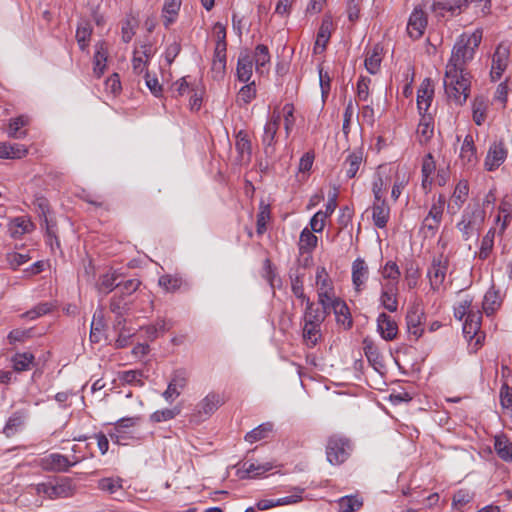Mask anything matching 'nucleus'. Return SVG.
<instances>
[{"mask_svg": "<svg viewBox=\"0 0 512 512\" xmlns=\"http://www.w3.org/2000/svg\"><path fill=\"white\" fill-rule=\"evenodd\" d=\"M179 414H180V409L177 407L165 408L162 410H157L154 413H152L150 415V421L153 423L169 421V420L174 419Z\"/></svg>", "mask_w": 512, "mask_h": 512, "instance_id": "5fc2aeb1", "label": "nucleus"}, {"mask_svg": "<svg viewBox=\"0 0 512 512\" xmlns=\"http://www.w3.org/2000/svg\"><path fill=\"white\" fill-rule=\"evenodd\" d=\"M500 403L504 409L512 411V388L506 382L500 389Z\"/></svg>", "mask_w": 512, "mask_h": 512, "instance_id": "774afa93", "label": "nucleus"}, {"mask_svg": "<svg viewBox=\"0 0 512 512\" xmlns=\"http://www.w3.org/2000/svg\"><path fill=\"white\" fill-rule=\"evenodd\" d=\"M425 313L419 304L409 307L406 314L408 333L418 340L424 332Z\"/></svg>", "mask_w": 512, "mask_h": 512, "instance_id": "9b49d317", "label": "nucleus"}, {"mask_svg": "<svg viewBox=\"0 0 512 512\" xmlns=\"http://www.w3.org/2000/svg\"><path fill=\"white\" fill-rule=\"evenodd\" d=\"M26 416L23 412L17 411L13 413L7 420L3 433L6 437L10 438L20 432L24 427Z\"/></svg>", "mask_w": 512, "mask_h": 512, "instance_id": "473e14b6", "label": "nucleus"}, {"mask_svg": "<svg viewBox=\"0 0 512 512\" xmlns=\"http://www.w3.org/2000/svg\"><path fill=\"white\" fill-rule=\"evenodd\" d=\"M482 36V29H476L471 34H461L453 45L451 56L446 66L468 70L467 65L473 60L476 50L482 41Z\"/></svg>", "mask_w": 512, "mask_h": 512, "instance_id": "f257e3e1", "label": "nucleus"}, {"mask_svg": "<svg viewBox=\"0 0 512 512\" xmlns=\"http://www.w3.org/2000/svg\"><path fill=\"white\" fill-rule=\"evenodd\" d=\"M181 7V0H165L163 9H162V17L163 23L166 28H168L172 23L175 22L177 15L179 13Z\"/></svg>", "mask_w": 512, "mask_h": 512, "instance_id": "e433bc0d", "label": "nucleus"}, {"mask_svg": "<svg viewBox=\"0 0 512 512\" xmlns=\"http://www.w3.org/2000/svg\"><path fill=\"white\" fill-rule=\"evenodd\" d=\"M281 117L282 115L280 111L275 109L272 112L270 119L266 122L264 126L262 144L264 146V152L267 156H271L274 154V145L276 143L275 137L280 126Z\"/></svg>", "mask_w": 512, "mask_h": 512, "instance_id": "6e6552de", "label": "nucleus"}, {"mask_svg": "<svg viewBox=\"0 0 512 512\" xmlns=\"http://www.w3.org/2000/svg\"><path fill=\"white\" fill-rule=\"evenodd\" d=\"M419 279V270L414 263H409L405 269V280L407 283L408 289H414L417 286Z\"/></svg>", "mask_w": 512, "mask_h": 512, "instance_id": "338daca9", "label": "nucleus"}, {"mask_svg": "<svg viewBox=\"0 0 512 512\" xmlns=\"http://www.w3.org/2000/svg\"><path fill=\"white\" fill-rule=\"evenodd\" d=\"M236 72L237 77L241 82H248L251 79L253 72V59L247 50L240 53Z\"/></svg>", "mask_w": 512, "mask_h": 512, "instance_id": "bb28decb", "label": "nucleus"}, {"mask_svg": "<svg viewBox=\"0 0 512 512\" xmlns=\"http://www.w3.org/2000/svg\"><path fill=\"white\" fill-rule=\"evenodd\" d=\"M485 220V211L478 205H469L463 212L457 228L465 240L478 235Z\"/></svg>", "mask_w": 512, "mask_h": 512, "instance_id": "20e7f679", "label": "nucleus"}, {"mask_svg": "<svg viewBox=\"0 0 512 512\" xmlns=\"http://www.w3.org/2000/svg\"><path fill=\"white\" fill-rule=\"evenodd\" d=\"M460 159L464 166L471 168L474 167L477 162L476 147L472 135L468 134L463 140L460 149Z\"/></svg>", "mask_w": 512, "mask_h": 512, "instance_id": "393cba45", "label": "nucleus"}, {"mask_svg": "<svg viewBox=\"0 0 512 512\" xmlns=\"http://www.w3.org/2000/svg\"><path fill=\"white\" fill-rule=\"evenodd\" d=\"M131 305L132 302L128 297L123 296L118 292L111 298L109 308L110 311L116 315V326L124 324V316L131 310Z\"/></svg>", "mask_w": 512, "mask_h": 512, "instance_id": "a211bd4d", "label": "nucleus"}, {"mask_svg": "<svg viewBox=\"0 0 512 512\" xmlns=\"http://www.w3.org/2000/svg\"><path fill=\"white\" fill-rule=\"evenodd\" d=\"M471 75L468 70L446 66L444 89L448 99L456 105L464 104L470 94Z\"/></svg>", "mask_w": 512, "mask_h": 512, "instance_id": "f03ea898", "label": "nucleus"}, {"mask_svg": "<svg viewBox=\"0 0 512 512\" xmlns=\"http://www.w3.org/2000/svg\"><path fill=\"white\" fill-rule=\"evenodd\" d=\"M316 285L319 304L324 309H330V306L340 298L335 295L333 282L324 267L317 268Z\"/></svg>", "mask_w": 512, "mask_h": 512, "instance_id": "39448f33", "label": "nucleus"}, {"mask_svg": "<svg viewBox=\"0 0 512 512\" xmlns=\"http://www.w3.org/2000/svg\"><path fill=\"white\" fill-rule=\"evenodd\" d=\"M382 277L386 280H389L388 283H395L398 286V281L400 277V270L396 262L388 261L383 266L381 270Z\"/></svg>", "mask_w": 512, "mask_h": 512, "instance_id": "864d4df0", "label": "nucleus"}, {"mask_svg": "<svg viewBox=\"0 0 512 512\" xmlns=\"http://www.w3.org/2000/svg\"><path fill=\"white\" fill-rule=\"evenodd\" d=\"M390 216V208L386 201L374 202L372 207V218L374 225L378 228L386 227Z\"/></svg>", "mask_w": 512, "mask_h": 512, "instance_id": "2f4dec72", "label": "nucleus"}, {"mask_svg": "<svg viewBox=\"0 0 512 512\" xmlns=\"http://www.w3.org/2000/svg\"><path fill=\"white\" fill-rule=\"evenodd\" d=\"M377 331L386 341H392L397 337V323L386 313H380L377 318Z\"/></svg>", "mask_w": 512, "mask_h": 512, "instance_id": "6ab92c4d", "label": "nucleus"}, {"mask_svg": "<svg viewBox=\"0 0 512 512\" xmlns=\"http://www.w3.org/2000/svg\"><path fill=\"white\" fill-rule=\"evenodd\" d=\"M252 59L253 62H255V69L257 73L262 75L265 72H268L271 56L266 45H257L255 47Z\"/></svg>", "mask_w": 512, "mask_h": 512, "instance_id": "cd10ccee", "label": "nucleus"}, {"mask_svg": "<svg viewBox=\"0 0 512 512\" xmlns=\"http://www.w3.org/2000/svg\"><path fill=\"white\" fill-rule=\"evenodd\" d=\"M448 265V258L442 254L433 258L427 273L432 290L438 291L443 285L446 278Z\"/></svg>", "mask_w": 512, "mask_h": 512, "instance_id": "0eeeda50", "label": "nucleus"}, {"mask_svg": "<svg viewBox=\"0 0 512 512\" xmlns=\"http://www.w3.org/2000/svg\"><path fill=\"white\" fill-rule=\"evenodd\" d=\"M486 119V104L482 99H476L473 103V121L480 126Z\"/></svg>", "mask_w": 512, "mask_h": 512, "instance_id": "69168bd1", "label": "nucleus"}, {"mask_svg": "<svg viewBox=\"0 0 512 512\" xmlns=\"http://www.w3.org/2000/svg\"><path fill=\"white\" fill-rule=\"evenodd\" d=\"M398 286L395 283H386L382 285L380 302L389 312H396L398 309Z\"/></svg>", "mask_w": 512, "mask_h": 512, "instance_id": "412c9836", "label": "nucleus"}, {"mask_svg": "<svg viewBox=\"0 0 512 512\" xmlns=\"http://www.w3.org/2000/svg\"><path fill=\"white\" fill-rule=\"evenodd\" d=\"M27 152L28 150L22 144L0 143V158L2 159H20Z\"/></svg>", "mask_w": 512, "mask_h": 512, "instance_id": "c9c22d12", "label": "nucleus"}, {"mask_svg": "<svg viewBox=\"0 0 512 512\" xmlns=\"http://www.w3.org/2000/svg\"><path fill=\"white\" fill-rule=\"evenodd\" d=\"M436 169V164L432 154H427L422 162V185L426 187L427 184H431L430 177Z\"/></svg>", "mask_w": 512, "mask_h": 512, "instance_id": "4d7b16f0", "label": "nucleus"}, {"mask_svg": "<svg viewBox=\"0 0 512 512\" xmlns=\"http://www.w3.org/2000/svg\"><path fill=\"white\" fill-rule=\"evenodd\" d=\"M108 59V48L105 42H98L95 45V53L93 56V74L96 78H101L106 70Z\"/></svg>", "mask_w": 512, "mask_h": 512, "instance_id": "5701e85b", "label": "nucleus"}, {"mask_svg": "<svg viewBox=\"0 0 512 512\" xmlns=\"http://www.w3.org/2000/svg\"><path fill=\"white\" fill-rule=\"evenodd\" d=\"M98 488L110 494L116 493L122 489V479L120 478H102L98 481Z\"/></svg>", "mask_w": 512, "mask_h": 512, "instance_id": "052dcab7", "label": "nucleus"}, {"mask_svg": "<svg viewBox=\"0 0 512 512\" xmlns=\"http://www.w3.org/2000/svg\"><path fill=\"white\" fill-rule=\"evenodd\" d=\"M158 284L166 292H175L181 287L182 281L178 277H174L169 274H166V275H162L159 278Z\"/></svg>", "mask_w": 512, "mask_h": 512, "instance_id": "bf43d9fd", "label": "nucleus"}, {"mask_svg": "<svg viewBox=\"0 0 512 512\" xmlns=\"http://www.w3.org/2000/svg\"><path fill=\"white\" fill-rule=\"evenodd\" d=\"M251 149V142L247 135L240 131L237 135L236 150L242 156V158H244L246 155L249 159L251 156Z\"/></svg>", "mask_w": 512, "mask_h": 512, "instance_id": "0e129e2a", "label": "nucleus"}, {"mask_svg": "<svg viewBox=\"0 0 512 512\" xmlns=\"http://www.w3.org/2000/svg\"><path fill=\"white\" fill-rule=\"evenodd\" d=\"M139 420V417L122 418L118 420L115 425L114 431L109 433L111 440L114 441L115 443L120 444L122 439L121 434L123 433L124 428L136 425L139 422Z\"/></svg>", "mask_w": 512, "mask_h": 512, "instance_id": "c03bdc74", "label": "nucleus"}, {"mask_svg": "<svg viewBox=\"0 0 512 512\" xmlns=\"http://www.w3.org/2000/svg\"><path fill=\"white\" fill-rule=\"evenodd\" d=\"M290 278H291V290H292L293 294L298 299H301L302 302H305L306 299H309L308 297H306V295L304 293L303 275L297 273L295 275H291Z\"/></svg>", "mask_w": 512, "mask_h": 512, "instance_id": "e2e57ef3", "label": "nucleus"}, {"mask_svg": "<svg viewBox=\"0 0 512 512\" xmlns=\"http://www.w3.org/2000/svg\"><path fill=\"white\" fill-rule=\"evenodd\" d=\"M382 47L375 45L366 55L364 65L370 74H375L380 68Z\"/></svg>", "mask_w": 512, "mask_h": 512, "instance_id": "4c0bfd02", "label": "nucleus"}, {"mask_svg": "<svg viewBox=\"0 0 512 512\" xmlns=\"http://www.w3.org/2000/svg\"><path fill=\"white\" fill-rule=\"evenodd\" d=\"M501 305L499 293L493 289L486 292L483 301V310L489 316L493 314Z\"/></svg>", "mask_w": 512, "mask_h": 512, "instance_id": "49530a36", "label": "nucleus"}, {"mask_svg": "<svg viewBox=\"0 0 512 512\" xmlns=\"http://www.w3.org/2000/svg\"><path fill=\"white\" fill-rule=\"evenodd\" d=\"M482 314L479 310L469 312L463 324V333L466 338L477 336L481 327Z\"/></svg>", "mask_w": 512, "mask_h": 512, "instance_id": "c85d7f7f", "label": "nucleus"}, {"mask_svg": "<svg viewBox=\"0 0 512 512\" xmlns=\"http://www.w3.org/2000/svg\"><path fill=\"white\" fill-rule=\"evenodd\" d=\"M223 403L224 398L219 393L210 392L196 405L193 417L196 421H203L210 417Z\"/></svg>", "mask_w": 512, "mask_h": 512, "instance_id": "1a4fd4ad", "label": "nucleus"}, {"mask_svg": "<svg viewBox=\"0 0 512 512\" xmlns=\"http://www.w3.org/2000/svg\"><path fill=\"white\" fill-rule=\"evenodd\" d=\"M369 277V268L362 258H357L352 264V282L356 291H361Z\"/></svg>", "mask_w": 512, "mask_h": 512, "instance_id": "4be33fe9", "label": "nucleus"}, {"mask_svg": "<svg viewBox=\"0 0 512 512\" xmlns=\"http://www.w3.org/2000/svg\"><path fill=\"white\" fill-rule=\"evenodd\" d=\"M469 193V185L466 180H460L451 196L450 202L448 204V210L455 214L457 213L464 202L466 201Z\"/></svg>", "mask_w": 512, "mask_h": 512, "instance_id": "aec40b11", "label": "nucleus"}, {"mask_svg": "<svg viewBox=\"0 0 512 512\" xmlns=\"http://www.w3.org/2000/svg\"><path fill=\"white\" fill-rule=\"evenodd\" d=\"M351 449L348 439L337 435L331 436L326 446L327 460L332 465L341 464L349 457Z\"/></svg>", "mask_w": 512, "mask_h": 512, "instance_id": "423d86ee", "label": "nucleus"}, {"mask_svg": "<svg viewBox=\"0 0 512 512\" xmlns=\"http://www.w3.org/2000/svg\"><path fill=\"white\" fill-rule=\"evenodd\" d=\"M79 460L74 458L70 461L66 456L59 453H51L41 459V466L44 470L53 472H67L72 466H75Z\"/></svg>", "mask_w": 512, "mask_h": 512, "instance_id": "ddd939ff", "label": "nucleus"}, {"mask_svg": "<svg viewBox=\"0 0 512 512\" xmlns=\"http://www.w3.org/2000/svg\"><path fill=\"white\" fill-rule=\"evenodd\" d=\"M416 135L418 142L421 145H425L431 140L434 135V121L431 114L421 115V119L416 130Z\"/></svg>", "mask_w": 512, "mask_h": 512, "instance_id": "a878e982", "label": "nucleus"}, {"mask_svg": "<svg viewBox=\"0 0 512 512\" xmlns=\"http://www.w3.org/2000/svg\"><path fill=\"white\" fill-rule=\"evenodd\" d=\"M28 123L29 118L24 115L11 119L8 127V136L15 139H23L27 133L25 130H21V128L28 125Z\"/></svg>", "mask_w": 512, "mask_h": 512, "instance_id": "ea45409f", "label": "nucleus"}, {"mask_svg": "<svg viewBox=\"0 0 512 512\" xmlns=\"http://www.w3.org/2000/svg\"><path fill=\"white\" fill-rule=\"evenodd\" d=\"M314 154L312 152H306L299 161L298 165V174L297 177L300 180L305 179V174L309 172L312 168L313 162H314Z\"/></svg>", "mask_w": 512, "mask_h": 512, "instance_id": "680f3d73", "label": "nucleus"}, {"mask_svg": "<svg viewBox=\"0 0 512 512\" xmlns=\"http://www.w3.org/2000/svg\"><path fill=\"white\" fill-rule=\"evenodd\" d=\"M37 494L49 499L67 498L75 494L76 487L69 477L54 478L35 486Z\"/></svg>", "mask_w": 512, "mask_h": 512, "instance_id": "7ed1b4c3", "label": "nucleus"}, {"mask_svg": "<svg viewBox=\"0 0 512 512\" xmlns=\"http://www.w3.org/2000/svg\"><path fill=\"white\" fill-rule=\"evenodd\" d=\"M494 449L500 459L505 462H512V443L505 435L495 436Z\"/></svg>", "mask_w": 512, "mask_h": 512, "instance_id": "f704fd0d", "label": "nucleus"}, {"mask_svg": "<svg viewBox=\"0 0 512 512\" xmlns=\"http://www.w3.org/2000/svg\"><path fill=\"white\" fill-rule=\"evenodd\" d=\"M333 310L338 325L342 326L344 330H349L353 325L352 316L346 302L342 299L336 300L333 305L330 306V310Z\"/></svg>", "mask_w": 512, "mask_h": 512, "instance_id": "b1692460", "label": "nucleus"}, {"mask_svg": "<svg viewBox=\"0 0 512 512\" xmlns=\"http://www.w3.org/2000/svg\"><path fill=\"white\" fill-rule=\"evenodd\" d=\"M306 308L304 312V322L322 324L330 313V309H322L315 307L314 303L306 299Z\"/></svg>", "mask_w": 512, "mask_h": 512, "instance_id": "c756f323", "label": "nucleus"}, {"mask_svg": "<svg viewBox=\"0 0 512 512\" xmlns=\"http://www.w3.org/2000/svg\"><path fill=\"white\" fill-rule=\"evenodd\" d=\"M144 372L141 370H128L119 373V379L129 385L144 386Z\"/></svg>", "mask_w": 512, "mask_h": 512, "instance_id": "3c124183", "label": "nucleus"}, {"mask_svg": "<svg viewBox=\"0 0 512 512\" xmlns=\"http://www.w3.org/2000/svg\"><path fill=\"white\" fill-rule=\"evenodd\" d=\"M189 379L188 372L185 369H177L172 373L167 389L162 393L163 398L171 403L187 386Z\"/></svg>", "mask_w": 512, "mask_h": 512, "instance_id": "9d476101", "label": "nucleus"}, {"mask_svg": "<svg viewBox=\"0 0 512 512\" xmlns=\"http://www.w3.org/2000/svg\"><path fill=\"white\" fill-rule=\"evenodd\" d=\"M434 97V85L430 78H425L417 90V108L420 115L429 114L428 110Z\"/></svg>", "mask_w": 512, "mask_h": 512, "instance_id": "2eb2a0df", "label": "nucleus"}, {"mask_svg": "<svg viewBox=\"0 0 512 512\" xmlns=\"http://www.w3.org/2000/svg\"><path fill=\"white\" fill-rule=\"evenodd\" d=\"M32 228V223L30 220L25 217H17L15 218L10 225V232L12 237L17 238L27 232H29Z\"/></svg>", "mask_w": 512, "mask_h": 512, "instance_id": "603ef678", "label": "nucleus"}, {"mask_svg": "<svg viewBox=\"0 0 512 512\" xmlns=\"http://www.w3.org/2000/svg\"><path fill=\"white\" fill-rule=\"evenodd\" d=\"M510 48L505 43H500L492 56L490 76L493 81L501 78L509 63Z\"/></svg>", "mask_w": 512, "mask_h": 512, "instance_id": "f8f14e48", "label": "nucleus"}, {"mask_svg": "<svg viewBox=\"0 0 512 512\" xmlns=\"http://www.w3.org/2000/svg\"><path fill=\"white\" fill-rule=\"evenodd\" d=\"M427 24V14L420 7H415L407 24L409 36L413 39L421 38L426 30Z\"/></svg>", "mask_w": 512, "mask_h": 512, "instance_id": "4468645a", "label": "nucleus"}, {"mask_svg": "<svg viewBox=\"0 0 512 512\" xmlns=\"http://www.w3.org/2000/svg\"><path fill=\"white\" fill-rule=\"evenodd\" d=\"M507 157V149L503 141L494 142L485 158V167L488 171H493L498 168Z\"/></svg>", "mask_w": 512, "mask_h": 512, "instance_id": "f3484780", "label": "nucleus"}, {"mask_svg": "<svg viewBox=\"0 0 512 512\" xmlns=\"http://www.w3.org/2000/svg\"><path fill=\"white\" fill-rule=\"evenodd\" d=\"M118 277L119 275L116 271L103 274L98 280L97 290L105 295L110 293L115 288H118V283L116 282Z\"/></svg>", "mask_w": 512, "mask_h": 512, "instance_id": "a19ab883", "label": "nucleus"}, {"mask_svg": "<svg viewBox=\"0 0 512 512\" xmlns=\"http://www.w3.org/2000/svg\"><path fill=\"white\" fill-rule=\"evenodd\" d=\"M362 505V499L357 496H344L338 500V506L341 512H355L358 511Z\"/></svg>", "mask_w": 512, "mask_h": 512, "instance_id": "09e8293b", "label": "nucleus"}, {"mask_svg": "<svg viewBox=\"0 0 512 512\" xmlns=\"http://www.w3.org/2000/svg\"><path fill=\"white\" fill-rule=\"evenodd\" d=\"M273 468L271 463H263V464H256V463H249L246 462L243 464V475L241 477H256L263 475L264 473L268 472Z\"/></svg>", "mask_w": 512, "mask_h": 512, "instance_id": "de8ad7c7", "label": "nucleus"}, {"mask_svg": "<svg viewBox=\"0 0 512 512\" xmlns=\"http://www.w3.org/2000/svg\"><path fill=\"white\" fill-rule=\"evenodd\" d=\"M317 237L307 228L303 229L299 239V251L301 253L311 252L317 245Z\"/></svg>", "mask_w": 512, "mask_h": 512, "instance_id": "8fccbe9b", "label": "nucleus"}, {"mask_svg": "<svg viewBox=\"0 0 512 512\" xmlns=\"http://www.w3.org/2000/svg\"><path fill=\"white\" fill-rule=\"evenodd\" d=\"M34 362V355L30 352L17 353L12 358L13 368L17 372L27 371Z\"/></svg>", "mask_w": 512, "mask_h": 512, "instance_id": "a18cd8bd", "label": "nucleus"}, {"mask_svg": "<svg viewBox=\"0 0 512 512\" xmlns=\"http://www.w3.org/2000/svg\"><path fill=\"white\" fill-rule=\"evenodd\" d=\"M494 238H495V229H490L486 235L483 237L481 241L480 250L478 253V256L480 259L484 260L487 259L490 255L493 245H494Z\"/></svg>", "mask_w": 512, "mask_h": 512, "instance_id": "6e6d98bb", "label": "nucleus"}, {"mask_svg": "<svg viewBox=\"0 0 512 512\" xmlns=\"http://www.w3.org/2000/svg\"><path fill=\"white\" fill-rule=\"evenodd\" d=\"M256 97L255 82L248 83L243 86L237 95V102L240 104H249Z\"/></svg>", "mask_w": 512, "mask_h": 512, "instance_id": "13d9d810", "label": "nucleus"}, {"mask_svg": "<svg viewBox=\"0 0 512 512\" xmlns=\"http://www.w3.org/2000/svg\"><path fill=\"white\" fill-rule=\"evenodd\" d=\"M446 200L443 195H439L436 200L433 201L431 208L428 212V215L424 219V226L431 230L435 231L440 226V223L442 221L444 206H445Z\"/></svg>", "mask_w": 512, "mask_h": 512, "instance_id": "dca6fc26", "label": "nucleus"}, {"mask_svg": "<svg viewBox=\"0 0 512 512\" xmlns=\"http://www.w3.org/2000/svg\"><path fill=\"white\" fill-rule=\"evenodd\" d=\"M92 34V27L87 21H81L76 30V40L79 48L85 51L89 45L90 37Z\"/></svg>", "mask_w": 512, "mask_h": 512, "instance_id": "37998d69", "label": "nucleus"}, {"mask_svg": "<svg viewBox=\"0 0 512 512\" xmlns=\"http://www.w3.org/2000/svg\"><path fill=\"white\" fill-rule=\"evenodd\" d=\"M320 326H321V324L304 322L303 339L308 347L312 348V347L316 346V344L320 340V338H321Z\"/></svg>", "mask_w": 512, "mask_h": 512, "instance_id": "79ce46f5", "label": "nucleus"}, {"mask_svg": "<svg viewBox=\"0 0 512 512\" xmlns=\"http://www.w3.org/2000/svg\"><path fill=\"white\" fill-rule=\"evenodd\" d=\"M273 431V424L270 422L262 423L245 435V441L253 444L262 439H266Z\"/></svg>", "mask_w": 512, "mask_h": 512, "instance_id": "58836bf2", "label": "nucleus"}, {"mask_svg": "<svg viewBox=\"0 0 512 512\" xmlns=\"http://www.w3.org/2000/svg\"><path fill=\"white\" fill-rule=\"evenodd\" d=\"M331 25L332 23L329 19H324L322 21L313 48V52L315 54L322 53L326 49L327 43L331 36Z\"/></svg>", "mask_w": 512, "mask_h": 512, "instance_id": "7c9ffc66", "label": "nucleus"}, {"mask_svg": "<svg viewBox=\"0 0 512 512\" xmlns=\"http://www.w3.org/2000/svg\"><path fill=\"white\" fill-rule=\"evenodd\" d=\"M362 161L363 153L361 151H354L346 157L343 163V171L348 178H354L356 176Z\"/></svg>", "mask_w": 512, "mask_h": 512, "instance_id": "72a5a7b5", "label": "nucleus"}]
</instances>
